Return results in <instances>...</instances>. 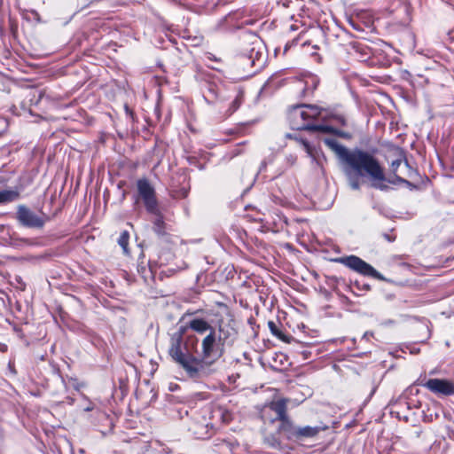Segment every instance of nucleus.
Returning a JSON list of instances; mask_svg holds the SVG:
<instances>
[{
    "instance_id": "nucleus-31",
    "label": "nucleus",
    "mask_w": 454,
    "mask_h": 454,
    "mask_svg": "<svg viewBox=\"0 0 454 454\" xmlns=\"http://www.w3.org/2000/svg\"><path fill=\"white\" fill-rule=\"evenodd\" d=\"M383 238L388 242H393L395 239V236L389 235L387 233H383Z\"/></svg>"
},
{
    "instance_id": "nucleus-46",
    "label": "nucleus",
    "mask_w": 454,
    "mask_h": 454,
    "mask_svg": "<svg viewBox=\"0 0 454 454\" xmlns=\"http://www.w3.org/2000/svg\"><path fill=\"white\" fill-rule=\"evenodd\" d=\"M91 411V408H90V407H87V408L85 409V411Z\"/></svg>"
},
{
    "instance_id": "nucleus-20",
    "label": "nucleus",
    "mask_w": 454,
    "mask_h": 454,
    "mask_svg": "<svg viewBox=\"0 0 454 454\" xmlns=\"http://www.w3.org/2000/svg\"><path fill=\"white\" fill-rule=\"evenodd\" d=\"M268 326H269V329H270L271 334L273 336L277 337L278 339H279L285 342H287V343H292V340H294V337L288 336V335H286L285 333H283V332L279 329L278 324L275 323L274 321H269Z\"/></svg>"
},
{
    "instance_id": "nucleus-47",
    "label": "nucleus",
    "mask_w": 454,
    "mask_h": 454,
    "mask_svg": "<svg viewBox=\"0 0 454 454\" xmlns=\"http://www.w3.org/2000/svg\"><path fill=\"white\" fill-rule=\"evenodd\" d=\"M419 404H420V402H418V404H413L414 407H419Z\"/></svg>"
},
{
    "instance_id": "nucleus-10",
    "label": "nucleus",
    "mask_w": 454,
    "mask_h": 454,
    "mask_svg": "<svg viewBox=\"0 0 454 454\" xmlns=\"http://www.w3.org/2000/svg\"><path fill=\"white\" fill-rule=\"evenodd\" d=\"M153 215L152 220L153 231L157 235L158 239L163 242H170V234L168 231L167 224L164 221L163 214L158 209L157 213H149Z\"/></svg>"
},
{
    "instance_id": "nucleus-34",
    "label": "nucleus",
    "mask_w": 454,
    "mask_h": 454,
    "mask_svg": "<svg viewBox=\"0 0 454 454\" xmlns=\"http://www.w3.org/2000/svg\"><path fill=\"white\" fill-rule=\"evenodd\" d=\"M253 53H254V49H252V51H251V55L247 59V60H249L251 62V66L254 65V59H253Z\"/></svg>"
},
{
    "instance_id": "nucleus-13",
    "label": "nucleus",
    "mask_w": 454,
    "mask_h": 454,
    "mask_svg": "<svg viewBox=\"0 0 454 454\" xmlns=\"http://www.w3.org/2000/svg\"><path fill=\"white\" fill-rule=\"evenodd\" d=\"M190 328L188 325H180L176 332L171 335V346L169 348V353H174V356H177V359L182 361V344L184 341V335L186 333L187 329Z\"/></svg>"
},
{
    "instance_id": "nucleus-18",
    "label": "nucleus",
    "mask_w": 454,
    "mask_h": 454,
    "mask_svg": "<svg viewBox=\"0 0 454 454\" xmlns=\"http://www.w3.org/2000/svg\"><path fill=\"white\" fill-rule=\"evenodd\" d=\"M189 326L193 331L199 333H204L207 331L211 332V329H215L211 325H209L206 320L203 318H194L190 321Z\"/></svg>"
},
{
    "instance_id": "nucleus-7",
    "label": "nucleus",
    "mask_w": 454,
    "mask_h": 454,
    "mask_svg": "<svg viewBox=\"0 0 454 454\" xmlns=\"http://www.w3.org/2000/svg\"><path fill=\"white\" fill-rule=\"evenodd\" d=\"M137 189L139 198L147 213H157L160 209L154 187L147 178H140L137 181Z\"/></svg>"
},
{
    "instance_id": "nucleus-16",
    "label": "nucleus",
    "mask_w": 454,
    "mask_h": 454,
    "mask_svg": "<svg viewBox=\"0 0 454 454\" xmlns=\"http://www.w3.org/2000/svg\"><path fill=\"white\" fill-rule=\"evenodd\" d=\"M269 409L275 413V417L270 419V422L273 423L275 421H278L280 423L281 420L289 417L287 415V406L286 402L284 399H279L278 401L270 403L269 405Z\"/></svg>"
},
{
    "instance_id": "nucleus-4",
    "label": "nucleus",
    "mask_w": 454,
    "mask_h": 454,
    "mask_svg": "<svg viewBox=\"0 0 454 454\" xmlns=\"http://www.w3.org/2000/svg\"><path fill=\"white\" fill-rule=\"evenodd\" d=\"M14 218L20 226L38 231L43 230L50 219L45 213H37L23 204L17 206Z\"/></svg>"
},
{
    "instance_id": "nucleus-14",
    "label": "nucleus",
    "mask_w": 454,
    "mask_h": 454,
    "mask_svg": "<svg viewBox=\"0 0 454 454\" xmlns=\"http://www.w3.org/2000/svg\"><path fill=\"white\" fill-rule=\"evenodd\" d=\"M325 428L319 426H299L295 443L302 444L307 441L315 439Z\"/></svg>"
},
{
    "instance_id": "nucleus-37",
    "label": "nucleus",
    "mask_w": 454,
    "mask_h": 454,
    "mask_svg": "<svg viewBox=\"0 0 454 454\" xmlns=\"http://www.w3.org/2000/svg\"><path fill=\"white\" fill-rule=\"evenodd\" d=\"M27 245H32L33 241L30 239H21Z\"/></svg>"
},
{
    "instance_id": "nucleus-32",
    "label": "nucleus",
    "mask_w": 454,
    "mask_h": 454,
    "mask_svg": "<svg viewBox=\"0 0 454 454\" xmlns=\"http://www.w3.org/2000/svg\"><path fill=\"white\" fill-rule=\"evenodd\" d=\"M371 336H373V333L372 332H365L364 333L363 337H362V340H368Z\"/></svg>"
},
{
    "instance_id": "nucleus-8",
    "label": "nucleus",
    "mask_w": 454,
    "mask_h": 454,
    "mask_svg": "<svg viewBox=\"0 0 454 454\" xmlns=\"http://www.w3.org/2000/svg\"><path fill=\"white\" fill-rule=\"evenodd\" d=\"M243 12L239 10L231 12L217 21L215 30L219 32H234L244 27L246 25L252 24L249 20L243 21Z\"/></svg>"
},
{
    "instance_id": "nucleus-25",
    "label": "nucleus",
    "mask_w": 454,
    "mask_h": 454,
    "mask_svg": "<svg viewBox=\"0 0 454 454\" xmlns=\"http://www.w3.org/2000/svg\"><path fill=\"white\" fill-rule=\"evenodd\" d=\"M287 137L289 138H293V139L296 140L297 142H299L303 146L306 153L309 155L313 156L315 148L312 145H310V144L309 143V141L307 139L299 137L296 135H288Z\"/></svg>"
},
{
    "instance_id": "nucleus-42",
    "label": "nucleus",
    "mask_w": 454,
    "mask_h": 454,
    "mask_svg": "<svg viewBox=\"0 0 454 454\" xmlns=\"http://www.w3.org/2000/svg\"><path fill=\"white\" fill-rule=\"evenodd\" d=\"M419 348H414V349H412V350L411 351V353H412V354H417V353H419Z\"/></svg>"
},
{
    "instance_id": "nucleus-26",
    "label": "nucleus",
    "mask_w": 454,
    "mask_h": 454,
    "mask_svg": "<svg viewBox=\"0 0 454 454\" xmlns=\"http://www.w3.org/2000/svg\"><path fill=\"white\" fill-rule=\"evenodd\" d=\"M129 233L128 231H123L120 237L118 238V244L119 246L123 249L124 254H129Z\"/></svg>"
},
{
    "instance_id": "nucleus-6",
    "label": "nucleus",
    "mask_w": 454,
    "mask_h": 454,
    "mask_svg": "<svg viewBox=\"0 0 454 454\" xmlns=\"http://www.w3.org/2000/svg\"><path fill=\"white\" fill-rule=\"evenodd\" d=\"M335 262H340L350 270L363 275L371 276L377 279L383 280V276L377 271L371 264L362 260L356 255H348L334 259Z\"/></svg>"
},
{
    "instance_id": "nucleus-22",
    "label": "nucleus",
    "mask_w": 454,
    "mask_h": 454,
    "mask_svg": "<svg viewBox=\"0 0 454 454\" xmlns=\"http://www.w3.org/2000/svg\"><path fill=\"white\" fill-rule=\"evenodd\" d=\"M20 198V192L15 190H4L0 192V204L15 201Z\"/></svg>"
},
{
    "instance_id": "nucleus-40",
    "label": "nucleus",
    "mask_w": 454,
    "mask_h": 454,
    "mask_svg": "<svg viewBox=\"0 0 454 454\" xmlns=\"http://www.w3.org/2000/svg\"><path fill=\"white\" fill-rule=\"evenodd\" d=\"M0 349H1L3 352L6 351V349H7L6 345L3 344V345H2V347H0Z\"/></svg>"
},
{
    "instance_id": "nucleus-38",
    "label": "nucleus",
    "mask_w": 454,
    "mask_h": 454,
    "mask_svg": "<svg viewBox=\"0 0 454 454\" xmlns=\"http://www.w3.org/2000/svg\"><path fill=\"white\" fill-rule=\"evenodd\" d=\"M59 379H60L61 383L64 385L65 389L67 391V386L66 384L65 380L60 376H59Z\"/></svg>"
},
{
    "instance_id": "nucleus-19",
    "label": "nucleus",
    "mask_w": 454,
    "mask_h": 454,
    "mask_svg": "<svg viewBox=\"0 0 454 454\" xmlns=\"http://www.w3.org/2000/svg\"><path fill=\"white\" fill-rule=\"evenodd\" d=\"M303 129H306L308 131L311 132H320L324 134H337L338 131L336 129L330 125H325V124H314L311 122V124H307L306 126H301Z\"/></svg>"
},
{
    "instance_id": "nucleus-11",
    "label": "nucleus",
    "mask_w": 454,
    "mask_h": 454,
    "mask_svg": "<svg viewBox=\"0 0 454 454\" xmlns=\"http://www.w3.org/2000/svg\"><path fill=\"white\" fill-rule=\"evenodd\" d=\"M298 425H296L290 417L280 421L278 426V433L288 442L295 443L298 432Z\"/></svg>"
},
{
    "instance_id": "nucleus-39",
    "label": "nucleus",
    "mask_w": 454,
    "mask_h": 454,
    "mask_svg": "<svg viewBox=\"0 0 454 454\" xmlns=\"http://www.w3.org/2000/svg\"><path fill=\"white\" fill-rule=\"evenodd\" d=\"M73 387L76 390V391H79L80 390V385L76 382H74L73 384Z\"/></svg>"
},
{
    "instance_id": "nucleus-33",
    "label": "nucleus",
    "mask_w": 454,
    "mask_h": 454,
    "mask_svg": "<svg viewBox=\"0 0 454 454\" xmlns=\"http://www.w3.org/2000/svg\"><path fill=\"white\" fill-rule=\"evenodd\" d=\"M63 403H68V404L72 405V404H74V397H72V396L67 395V396L66 397V401H64Z\"/></svg>"
},
{
    "instance_id": "nucleus-9",
    "label": "nucleus",
    "mask_w": 454,
    "mask_h": 454,
    "mask_svg": "<svg viewBox=\"0 0 454 454\" xmlns=\"http://www.w3.org/2000/svg\"><path fill=\"white\" fill-rule=\"evenodd\" d=\"M439 396L454 395V382L446 379H429L426 382L418 383Z\"/></svg>"
},
{
    "instance_id": "nucleus-44",
    "label": "nucleus",
    "mask_w": 454,
    "mask_h": 454,
    "mask_svg": "<svg viewBox=\"0 0 454 454\" xmlns=\"http://www.w3.org/2000/svg\"><path fill=\"white\" fill-rule=\"evenodd\" d=\"M145 270V267H140L138 266V271L140 272H143Z\"/></svg>"
},
{
    "instance_id": "nucleus-21",
    "label": "nucleus",
    "mask_w": 454,
    "mask_h": 454,
    "mask_svg": "<svg viewBox=\"0 0 454 454\" xmlns=\"http://www.w3.org/2000/svg\"><path fill=\"white\" fill-rule=\"evenodd\" d=\"M348 288L356 295H361L359 292H367L371 289V286L368 283L360 280L351 281L348 286Z\"/></svg>"
},
{
    "instance_id": "nucleus-15",
    "label": "nucleus",
    "mask_w": 454,
    "mask_h": 454,
    "mask_svg": "<svg viewBox=\"0 0 454 454\" xmlns=\"http://www.w3.org/2000/svg\"><path fill=\"white\" fill-rule=\"evenodd\" d=\"M216 338L223 347L226 345L232 346L237 339V332L233 327L230 325H220L218 327V335H216Z\"/></svg>"
},
{
    "instance_id": "nucleus-41",
    "label": "nucleus",
    "mask_w": 454,
    "mask_h": 454,
    "mask_svg": "<svg viewBox=\"0 0 454 454\" xmlns=\"http://www.w3.org/2000/svg\"><path fill=\"white\" fill-rule=\"evenodd\" d=\"M375 391H376V387H374L372 389L371 394H370V395H369V397H370V398L373 395V394L375 393Z\"/></svg>"
},
{
    "instance_id": "nucleus-43",
    "label": "nucleus",
    "mask_w": 454,
    "mask_h": 454,
    "mask_svg": "<svg viewBox=\"0 0 454 454\" xmlns=\"http://www.w3.org/2000/svg\"><path fill=\"white\" fill-rule=\"evenodd\" d=\"M125 109H126V112L127 113H129L130 114H132V112L129 109V106H125Z\"/></svg>"
},
{
    "instance_id": "nucleus-5",
    "label": "nucleus",
    "mask_w": 454,
    "mask_h": 454,
    "mask_svg": "<svg viewBox=\"0 0 454 454\" xmlns=\"http://www.w3.org/2000/svg\"><path fill=\"white\" fill-rule=\"evenodd\" d=\"M201 349L200 360H205V365L207 368L223 355L224 347L218 341L215 329H211V332L203 339Z\"/></svg>"
},
{
    "instance_id": "nucleus-24",
    "label": "nucleus",
    "mask_w": 454,
    "mask_h": 454,
    "mask_svg": "<svg viewBox=\"0 0 454 454\" xmlns=\"http://www.w3.org/2000/svg\"><path fill=\"white\" fill-rule=\"evenodd\" d=\"M297 347L295 348V351L300 353L303 359H309L311 356V351L308 348L307 344L298 341L294 339V340H292Z\"/></svg>"
},
{
    "instance_id": "nucleus-27",
    "label": "nucleus",
    "mask_w": 454,
    "mask_h": 454,
    "mask_svg": "<svg viewBox=\"0 0 454 454\" xmlns=\"http://www.w3.org/2000/svg\"><path fill=\"white\" fill-rule=\"evenodd\" d=\"M264 443L276 450H279L281 448V442L274 434L266 435L264 437Z\"/></svg>"
},
{
    "instance_id": "nucleus-2",
    "label": "nucleus",
    "mask_w": 454,
    "mask_h": 454,
    "mask_svg": "<svg viewBox=\"0 0 454 454\" xmlns=\"http://www.w3.org/2000/svg\"><path fill=\"white\" fill-rule=\"evenodd\" d=\"M288 119L291 128L295 130H306V129L301 126L311 124L316 120H334L342 125L345 124L343 116L335 114L331 108L322 107L317 105H296L289 111Z\"/></svg>"
},
{
    "instance_id": "nucleus-23",
    "label": "nucleus",
    "mask_w": 454,
    "mask_h": 454,
    "mask_svg": "<svg viewBox=\"0 0 454 454\" xmlns=\"http://www.w3.org/2000/svg\"><path fill=\"white\" fill-rule=\"evenodd\" d=\"M403 159H404L405 166H406L407 168H409V169H410L411 171H413V169L410 167L408 160L404 158L403 151V150H401V151H400V158H398V159H396V160H393V161L391 162V164H390V171H391V173H392L393 175H395V173L397 172L398 168H399V167H400V165L402 164V162H403Z\"/></svg>"
},
{
    "instance_id": "nucleus-28",
    "label": "nucleus",
    "mask_w": 454,
    "mask_h": 454,
    "mask_svg": "<svg viewBox=\"0 0 454 454\" xmlns=\"http://www.w3.org/2000/svg\"><path fill=\"white\" fill-rule=\"evenodd\" d=\"M241 98H242V95L239 94V95H237L235 99L231 102V113L235 112L240 106Z\"/></svg>"
},
{
    "instance_id": "nucleus-29",
    "label": "nucleus",
    "mask_w": 454,
    "mask_h": 454,
    "mask_svg": "<svg viewBox=\"0 0 454 454\" xmlns=\"http://www.w3.org/2000/svg\"><path fill=\"white\" fill-rule=\"evenodd\" d=\"M395 324V321L393 320V319H387V320H384L380 323V325L382 326H390V325H394Z\"/></svg>"
},
{
    "instance_id": "nucleus-3",
    "label": "nucleus",
    "mask_w": 454,
    "mask_h": 454,
    "mask_svg": "<svg viewBox=\"0 0 454 454\" xmlns=\"http://www.w3.org/2000/svg\"><path fill=\"white\" fill-rule=\"evenodd\" d=\"M198 343L199 339L195 335L186 337L182 344V361L177 359L174 353H169L172 359L193 380L207 377L211 372L210 368L205 365V360H200V357L194 356V352L197 351Z\"/></svg>"
},
{
    "instance_id": "nucleus-30",
    "label": "nucleus",
    "mask_w": 454,
    "mask_h": 454,
    "mask_svg": "<svg viewBox=\"0 0 454 454\" xmlns=\"http://www.w3.org/2000/svg\"><path fill=\"white\" fill-rule=\"evenodd\" d=\"M267 160H263L262 162H261V165H260V168H259V170H258V173L257 175L260 173V172H262L266 169L267 168Z\"/></svg>"
},
{
    "instance_id": "nucleus-1",
    "label": "nucleus",
    "mask_w": 454,
    "mask_h": 454,
    "mask_svg": "<svg viewBox=\"0 0 454 454\" xmlns=\"http://www.w3.org/2000/svg\"><path fill=\"white\" fill-rule=\"evenodd\" d=\"M324 143L336 154L352 190H359L360 178L365 176L371 178L373 188L380 191L388 189L384 182L395 185L405 182L396 173L393 177H387L379 160L367 151L360 148L348 149L332 137L325 138Z\"/></svg>"
},
{
    "instance_id": "nucleus-35",
    "label": "nucleus",
    "mask_w": 454,
    "mask_h": 454,
    "mask_svg": "<svg viewBox=\"0 0 454 454\" xmlns=\"http://www.w3.org/2000/svg\"><path fill=\"white\" fill-rule=\"evenodd\" d=\"M421 434H422V431L421 430H417V431H415L413 433V437L418 439V438H419L421 436Z\"/></svg>"
},
{
    "instance_id": "nucleus-17",
    "label": "nucleus",
    "mask_w": 454,
    "mask_h": 454,
    "mask_svg": "<svg viewBox=\"0 0 454 454\" xmlns=\"http://www.w3.org/2000/svg\"><path fill=\"white\" fill-rule=\"evenodd\" d=\"M319 82L320 80L317 75L312 74L305 75L302 81L303 87L301 90V96L307 97L312 95L314 90L317 88Z\"/></svg>"
},
{
    "instance_id": "nucleus-45",
    "label": "nucleus",
    "mask_w": 454,
    "mask_h": 454,
    "mask_svg": "<svg viewBox=\"0 0 454 454\" xmlns=\"http://www.w3.org/2000/svg\"><path fill=\"white\" fill-rule=\"evenodd\" d=\"M406 404H407V406H408V408H409V409H411V405H413V404L411 403V402H407V403H406Z\"/></svg>"
},
{
    "instance_id": "nucleus-12",
    "label": "nucleus",
    "mask_w": 454,
    "mask_h": 454,
    "mask_svg": "<svg viewBox=\"0 0 454 454\" xmlns=\"http://www.w3.org/2000/svg\"><path fill=\"white\" fill-rule=\"evenodd\" d=\"M212 426L206 422L205 419L192 420L189 425L188 430L197 439H207L212 435Z\"/></svg>"
},
{
    "instance_id": "nucleus-36",
    "label": "nucleus",
    "mask_w": 454,
    "mask_h": 454,
    "mask_svg": "<svg viewBox=\"0 0 454 454\" xmlns=\"http://www.w3.org/2000/svg\"><path fill=\"white\" fill-rule=\"evenodd\" d=\"M403 184H405V185H407V186H408V187H410V188H414V187H415V185H414L412 183H411L410 181H408V180H406V179H405V182H404V183H403Z\"/></svg>"
}]
</instances>
